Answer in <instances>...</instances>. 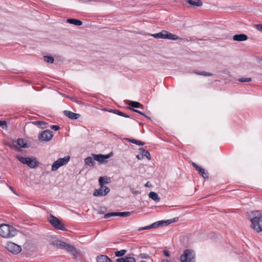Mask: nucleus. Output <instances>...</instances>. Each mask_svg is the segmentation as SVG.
Returning a JSON list of instances; mask_svg holds the SVG:
<instances>
[{"instance_id":"39","label":"nucleus","mask_w":262,"mask_h":262,"mask_svg":"<svg viewBox=\"0 0 262 262\" xmlns=\"http://www.w3.org/2000/svg\"><path fill=\"white\" fill-rule=\"evenodd\" d=\"M51 128L55 131H57L60 129V127L59 125H53L51 126Z\"/></svg>"},{"instance_id":"50","label":"nucleus","mask_w":262,"mask_h":262,"mask_svg":"<svg viewBox=\"0 0 262 262\" xmlns=\"http://www.w3.org/2000/svg\"><path fill=\"white\" fill-rule=\"evenodd\" d=\"M108 213H134V211H124V212H120V211H117V212H108Z\"/></svg>"},{"instance_id":"26","label":"nucleus","mask_w":262,"mask_h":262,"mask_svg":"<svg viewBox=\"0 0 262 262\" xmlns=\"http://www.w3.org/2000/svg\"><path fill=\"white\" fill-rule=\"evenodd\" d=\"M148 196L150 199L153 200L155 202H159L160 200L158 194L154 191L150 192L148 194Z\"/></svg>"},{"instance_id":"16","label":"nucleus","mask_w":262,"mask_h":262,"mask_svg":"<svg viewBox=\"0 0 262 262\" xmlns=\"http://www.w3.org/2000/svg\"><path fill=\"white\" fill-rule=\"evenodd\" d=\"M143 108V105L138 101H130L129 103V106L127 108L130 110V108Z\"/></svg>"},{"instance_id":"13","label":"nucleus","mask_w":262,"mask_h":262,"mask_svg":"<svg viewBox=\"0 0 262 262\" xmlns=\"http://www.w3.org/2000/svg\"><path fill=\"white\" fill-rule=\"evenodd\" d=\"M99 185L101 187H104L106 184H109L111 182V179L107 176L100 177L98 180Z\"/></svg>"},{"instance_id":"19","label":"nucleus","mask_w":262,"mask_h":262,"mask_svg":"<svg viewBox=\"0 0 262 262\" xmlns=\"http://www.w3.org/2000/svg\"><path fill=\"white\" fill-rule=\"evenodd\" d=\"M67 21L70 24H73L77 26H81L83 24L82 21L80 20L75 18H68Z\"/></svg>"},{"instance_id":"34","label":"nucleus","mask_w":262,"mask_h":262,"mask_svg":"<svg viewBox=\"0 0 262 262\" xmlns=\"http://www.w3.org/2000/svg\"><path fill=\"white\" fill-rule=\"evenodd\" d=\"M127 251L125 249H122L115 252V256L117 257H121L125 254Z\"/></svg>"},{"instance_id":"6","label":"nucleus","mask_w":262,"mask_h":262,"mask_svg":"<svg viewBox=\"0 0 262 262\" xmlns=\"http://www.w3.org/2000/svg\"><path fill=\"white\" fill-rule=\"evenodd\" d=\"M49 222L56 229L66 231V228L63 223L60 221L58 218L51 214L48 218Z\"/></svg>"},{"instance_id":"18","label":"nucleus","mask_w":262,"mask_h":262,"mask_svg":"<svg viewBox=\"0 0 262 262\" xmlns=\"http://www.w3.org/2000/svg\"><path fill=\"white\" fill-rule=\"evenodd\" d=\"M130 214H104V215L101 217L100 219H108L111 217L113 216H120L121 217H126L130 215Z\"/></svg>"},{"instance_id":"27","label":"nucleus","mask_w":262,"mask_h":262,"mask_svg":"<svg viewBox=\"0 0 262 262\" xmlns=\"http://www.w3.org/2000/svg\"><path fill=\"white\" fill-rule=\"evenodd\" d=\"M139 150L142 153L143 158L145 157L149 160L151 159L150 154L148 150H145L143 148H139Z\"/></svg>"},{"instance_id":"42","label":"nucleus","mask_w":262,"mask_h":262,"mask_svg":"<svg viewBox=\"0 0 262 262\" xmlns=\"http://www.w3.org/2000/svg\"><path fill=\"white\" fill-rule=\"evenodd\" d=\"M255 28L257 30L262 32V24L256 25Z\"/></svg>"},{"instance_id":"37","label":"nucleus","mask_w":262,"mask_h":262,"mask_svg":"<svg viewBox=\"0 0 262 262\" xmlns=\"http://www.w3.org/2000/svg\"><path fill=\"white\" fill-rule=\"evenodd\" d=\"M0 126L2 127L3 128H7V122L5 120H0Z\"/></svg>"},{"instance_id":"47","label":"nucleus","mask_w":262,"mask_h":262,"mask_svg":"<svg viewBox=\"0 0 262 262\" xmlns=\"http://www.w3.org/2000/svg\"><path fill=\"white\" fill-rule=\"evenodd\" d=\"M141 257L142 258H147L149 257V255L147 254L146 253H142L141 255Z\"/></svg>"},{"instance_id":"45","label":"nucleus","mask_w":262,"mask_h":262,"mask_svg":"<svg viewBox=\"0 0 262 262\" xmlns=\"http://www.w3.org/2000/svg\"><path fill=\"white\" fill-rule=\"evenodd\" d=\"M164 255L166 257H169L170 256L169 252L168 251L166 250H164L163 251Z\"/></svg>"},{"instance_id":"22","label":"nucleus","mask_w":262,"mask_h":262,"mask_svg":"<svg viewBox=\"0 0 262 262\" xmlns=\"http://www.w3.org/2000/svg\"><path fill=\"white\" fill-rule=\"evenodd\" d=\"M97 262H112V260L108 256L101 255L97 256Z\"/></svg>"},{"instance_id":"60","label":"nucleus","mask_w":262,"mask_h":262,"mask_svg":"<svg viewBox=\"0 0 262 262\" xmlns=\"http://www.w3.org/2000/svg\"><path fill=\"white\" fill-rule=\"evenodd\" d=\"M188 212V211H186V213H187ZM189 212L190 213V211H189Z\"/></svg>"},{"instance_id":"58","label":"nucleus","mask_w":262,"mask_h":262,"mask_svg":"<svg viewBox=\"0 0 262 262\" xmlns=\"http://www.w3.org/2000/svg\"><path fill=\"white\" fill-rule=\"evenodd\" d=\"M146 118H147V119H149V120H151L150 118V117H148V116H147V117H146Z\"/></svg>"},{"instance_id":"15","label":"nucleus","mask_w":262,"mask_h":262,"mask_svg":"<svg viewBox=\"0 0 262 262\" xmlns=\"http://www.w3.org/2000/svg\"><path fill=\"white\" fill-rule=\"evenodd\" d=\"M248 38L247 35L245 34H235L233 36V39L237 41H246Z\"/></svg>"},{"instance_id":"5","label":"nucleus","mask_w":262,"mask_h":262,"mask_svg":"<svg viewBox=\"0 0 262 262\" xmlns=\"http://www.w3.org/2000/svg\"><path fill=\"white\" fill-rule=\"evenodd\" d=\"M181 262H195V254L193 250L186 249L180 256Z\"/></svg>"},{"instance_id":"8","label":"nucleus","mask_w":262,"mask_h":262,"mask_svg":"<svg viewBox=\"0 0 262 262\" xmlns=\"http://www.w3.org/2000/svg\"><path fill=\"white\" fill-rule=\"evenodd\" d=\"M251 228L257 232L262 231V216H256L251 220Z\"/></svg>"},{"instance_id":"35","label":"nucleus","mask_w":262,"mask_h":262,"mask_svg":"<svg viewBox=\"0 0 262 262\" xmlns=\"http://www.w3.org/2000/svg\"><path fill=\"white\" fill-rule=\"evenodd\" d=\"M238 81L241 82H250L252 80L251 78H241L238 79Z\"/></svg>"},{"instance_id":"49","label":"nucleus","mask_w":262,"mask_h":262,"mask_svg":"<svg viewBox=\"0 0 262 262\" xmlns=\"http://www.w3.org/2000/svg\"><path fill=\"white\" fill-rule=\"evenodd\" d=\"M144 186L146 187H152V185L150 184V183L149 181L146 182Z\"/></svg>"},{"instance_id":"24","label":"nucleus","mask_w":262,"mask_h":262,"mask_svg":"<svg viewBox=\"0 0 262 262\" xmlns=\"http://www.w3.org/2000/svg\"><path fill=\"white\" fill-rule=\"evenodd\" d=\"M70 160V156H65L63 158H59L57 161L61 165V166L66 164Z\"/></svg>"},{"instance_id":"55","label":"nucleus","mask_w":262,"mask_h":262,"mask_svg":"<svg viewBox=\"0 0 262 262\" xmlns=\"http://www.w3.org/2000/svg\"><path fill=\"white\" fill-rule=\"evenodd\" d=\"M162 262H170V261L168 260L165 259L162 260Z\"/></svg>"},{"instance_id":"9","label":"nucleus","mask_w":262,"mask_h":262,"mask_svg":"<svg viewBox=\"0 0 262 262\" xmlns=\"http://www.w3.org/2000/svg\"><path fill=\"white\" fill-rule=\"evenodd\" d=\"M6 248L8 251L14 254L19 253L21 250V248L20 246L11 242L7 243Z\"/></svg>"},{"instance_id":"14","label":"nucleus","mask_w":262,"mask_h":262,"mask_svg":"<svg viewBox=\"0 0 262 262\" xmlns=\"http://www.w3.org/2000/svg\"><path fill=\"white\" fill-rule=\"evenodd\" d=\"M91 155L95 161H98L100 163H106L107 162V160H104L103 155L92 154Z\"/></svg>"},{"instance_id":"41","label":"nucleus","mask_w":262,"mask_h":262,"mask_svg":"<svg viewBox=\"0 0 262 262\" xmlns=\"http://www.w3.org/2000/svg\"><path fill=\"white\" fill-rule=\"evenodd\" d=\"M107 211V208L105 207H101L99 213H105Z\"/></svg>"},{"instance_id":"21","label":"nucleus","mask_w":262,"mask_h":262,"mask_svg":"<svg viewBox=\"0 0 262 262\" xmlns=\"http://www.w3.org/2000/svg\"><path fill=\"white\" fill-rule=\"evenodd\" d=\"M4 144L5 146H7L10 147L11 149H13L16 151H21V148L17 147V145H15L13 143H11L8 141H5L4 142Z\"/></svg>"},{"instance_id":"31","label":"nucleus","mask_w":262,"mask_h":262,"mask_svg":"<svg viewBox=\"0 0 262 262\" xmlns=\"http://www.w3.org/2000/svg\"><path fill=\"white\" fill-rule=\"evenodd\" d=\"M103 187H101L99 189H95L93 195L96 196H104L103 192Z\"/></svg>"},{"instance_id":"11","label":"nucleus","mask_w":262,"mask_h":262,"mask_svg":"<svg viewBox=\"0 0 262 262\" xmlns=\"http://www.w3.org/2000/svg\"><path fill=\"white\" fill-rule=\"evenodd\" d=\"M63 113L66 117L72 120L77 119L80 117L79 114L75 113L70 111L65 110Z\"/></svg>"},{"instance_id":"36","label":"nucleus","mask_w":262,"mask_h":262,"mask_svg":"<svg viewBox=\"0 0 262 262\" xmlns=\"http://www.w3.org/2000/svg\"><path fill=\"white\" fill-rule=\"evenodd\" d=\"M130 110L134 112H136L138 114H139L140 115H141L145 117H147V116H146L144 113L142 112L141 111H140L139 110H136L134 108H130Z\"/></svg>"},{"instance_id":"32","label":"nucleus","mask_w":262,"mask_h":262,"mask_svg":"<svg viewBox=\"0 0 262 262\" xmlns=\"http://www.w3.org/2000/svg\"><path fill=\"white\" fill-rule=\"evenodd\" d=\"M44 60L48 63H52L54 61V57L50 55H46L43 56Z\"/></svg>"},{"instance_id":"7","label":"nucleus","mask_w":262,"mask_h":262,"mask_svg":"<svg viewBox=\"0 0 262 262\" xmlns=\"http://www.w3.org/2000/svg\"><path fill=\"white\" fill-rule=\"evenodd\" d=\"M152 36L156 38L168 39L173 40L179 38L177 35L173 34L166 30H163L161 32L154 34Z\"/></svg>"},{"instance_id":"2","label":"nucleus","mask_w":262,"mask_h":262,"mask_svg":"<svg viewBox=\"0 0 262 262\" xmlns=\"http://www.w3.org/2000/svg\"><path fill=\"white\" fill-rule=\"evenodd\" d=\"M52 244L58 248L61 249H66L69 252H70L73 256L74 258H76L78 255V252L75 247L71 245L68 244L66 243L61 241H53Z\"/></svg>"},{"instance_id":"51","label":"nucleus","mask_w":262,"mask_h":262,"mask_svg":"<svg viewBox=\"0 0 262 262\" xmlns=\"http://www.w3.org/2000/svg\"><path fill=\"white\" fill-rule=\"evenodd\" d=\"M103 110L104 111H107V112H108L110 113H112V111H113L114 110V109H112V108H104L103 109Z\"/></svg>"},{"instance_id":"1","label":"nucleus","mask_w":262,"mask_h":262,"mask_svg":"<svg viewBox=\"0 0 262 262\" xmlns=\"http://www.w3.org/2000/svg\"><path fill=\"white\" fill-rule=\"evenodd\" d=\"M179 220V217H176L172 218L171 219H169L167 220H162L156 222L150 225L146 226L144 227H140L138 229V231H142L144 230H147L150 229H154L157 228L159 227H162L165 226H167L170 225L171 223H175L177 222Z\"/></svg>"},{"instance_id":"40","label":"nucleus","mask_w":262,"mask_h":262,"mask_svg":"<svg viewBox=\"0 0 262 262\" xmlns=\"http://www.w3.org/2000/svg\"><path fill=\"white\" fill-rule=\"evenodd\" d=\"M64 95L67 98H69L70 99H71L72 101H74V102H76V103H77L80 104V102H79V101H77V100H76V99H76V97H70V96H66V95Z\"/></svg>"},{"instance_id":"23","label":"nucleus","mask_w":262,"mask_h":262,"mask_svg":"<svg viewBox=\"0 0 262 262\" xmlns=\"http://www.w3.org/2000/svg\"><path fill=\"white\" fill-rule=\"evenodd\" d=\"M33 124L38 126L41 128H46L48 127V123L47 122L41 121H36L32 122Z\"/></svg>"},{"instance_id":"33","label":"nucleus","mask_w":262,"mask_h":262,"mask_svg":"<svg viewBox=\"0 0 262 262\" xmlns=\"http://www.w3.org/2000/svg\"><path fill=\"white\" fill-rule=\"evenodd\" d=\"M60 167H61V165L59 164V163L57 162L56 160L55 161L53 164L52 165V171H56Z\"/></svg>"},{"instance_id":"30","label":"nucleus","mask_w":262,"mask_h":262,"mask_svg":"<svg viewBox=\"0 0 262 262\" xmlns=\"http://www.w3.org/2000/svg\"><path fill=\"white\" fill-rule=\"evenodd\" d=\"M193 72L197 75L205 76H210L213 75V74L211 73H209V72H205V71L199 72L196 70H195Z\"/></svg>"},{"instance_id":"56","label":"nucleus","mask_w":262,"mask_h":262,"mask_svg":"<svg viewBox=\"0 0 262 262\" xmlns=\"http://www.w3.org/2000/svg\"><path fill=\"white\" fill-rule=\"evenodd\" d=\"M235 211H236V210L235 209H232V210H231L232 212H235Z\"/></svg>"},{"instance_id":"4","label":"nucleus","mask_w":262,"mask_h":262,"mask_svg":"<svg viewBox=\"0 0 262 262\" xmlns=\"http://www.w3.org/2000/svg\"><path fill=\"white\" fill-rule=\"evenodd\" d=\"M16 159L21 163L27 165L31 168H35L38 166L39 162L34 157H24L16 155Z\"/></svg>"},{"instance_id":"28","label":"nucleus","mask_w":262,"mask_h":262,"mask_svg":"<svg viewBox=\"0 0 262 262\" xmlns=\"http://www.w3.org/2000/svg\"><path fill=\"white\" fill-rule=\"evenodd\" d=\"M112 112L113 113L117 114L120 116H122V117H124L125 118H130V116H129L128 115H127L126 113H124L123 112L120 111L118 110L114 109V110Z\"/></svg>"},{"instance_id":"38","label":"nucleus","mask_w":262,"mask_h":262,"mask_svg":"<svg viewBox=\"0 0 262 262\" xmlns=\"http://www.w3.org/2000/svg\"><path fill=\"white\" fill-rule=\"evenodd\" d=\"M110 188L107 186H105L104 185V187L103 189V195H106L110 192Z\"/></svg>"},{"instance_id":"61","label":"nucleus","mask_w":262,"mask_h":262,"mask_svg":"<svg viewBox=\"0 0 262 262\" xmlns=\"http://www.w3.org/2000/svg\"><path fill=\"white\" fill-rule=\"evenodd\" d=\"M260 60L261 61V65H262V58L261 59V60Z\"/></svg>"},{"instance_id":"12","label":"nucleus","mask_w":262,"mask_h":262,"mask_svg":"<svg viewBox=\"0 0 262 262\" xmlns=\"http://www.w3.org/2000/svg\"><path fill=\"white\" fill-rule=\"evenodd\" d=\"M17 144L19 148H29L31 146V144L25 140L23 138H18L16 140Z\"/></svg>"},{"instance_id":"54","label":"nucleus","mask_w":262,"mask_h":262,"mask_svg":"<svg viewBox=\"0 0 262 262\" xmlns=\"http://www.w3.org/2000/svg\"><path fill=\"white\" fill-rule=\"evenodd\" d=\"M252 213H259V211H258V210H255V211H251Z\"/></svg>"},{"instance_id":"57","label":"nucleus","mask_w":262,"mask_h":262,"mask_svg":"<svg viewBox=\"0 0 262 262\" xmlns=\"http://www.w3.org/2000/svg\"><path fill=\"white\" fill-rule=\"evenodd\" d=\"M139 193V191H136V192H135V193H136V194H137V193Z\"/></svg>"},{"instance_id":"46","label":"nucleus","mask_w":262,"mask_h":262,"mask_svg":"<svg viewBox=\"0 0 262 262\" xmlns=\"http://www.w3.org/2000/svg\"><path fill=\"white\" fill-rule=\"evenodd\" d=\"M136 144L140 146H143L145 144V143L141 141L137 140V142L136 143Z\"/></svg>"},{"instance_id":"25","label":"nucleus","mask_w":262,"mask_h":262,"mask_svg":"<svg viewBox=\"0 0 262 262\" xmlns=\"http://www.w3.org/2000/svg\"><path fill=\"white\" fill-rule=\"evenodd\" d=\"M84 163L85 165H87L89 166H93L96 164L94 159L91 157H88L84 159Z\"/></svg>"},{"instance_id":"10","label":"nucleus","mask_w":262,"mask_h":262,"mask_svg":"<svg viewBox=\"0 0 262 262\" xmlns=\"http://www.w3.org/2000/svg\"><path fill=\"white\" fill-rule=\"evenodd\" d=\"M53 137V132L47 129L42 131L38 136V140L40 141H49Z\"/></svg>"},{"instance_id":"59","label":"nucleus","mask_w":262,"mask_h":262,"mask_svg":"<svg viewBox=\"0 0 262 262\" xmlns=\"http://www.w3.org/2000/svg\"><path fill=\"white\" fill-rule=\"evenodd\" d=\"M139 124H140V125H143V124H142V123H139Z\"/></svg>"},{"instance_id":"29","label":"nucleus","mask_w":262,"mask_h":262,"mask_svg":"<svg viewBox=\"0 0 262 262\" xmlns=\"http://www.w3.org/2000/svg\"><path fill=\"white\" fill-rule=\"evenodd\" d=\"M198 171L199 173L204 179H208V173L205 172V170L202 168L201 167H200V168L197 170Z\"/></svg>"},{"instance_id":"17","label":"nucleus","mask_w":262,"mask_h":262,"mask_svg":"<svg viewBox=\"0 0 262 262\" xmlns=\"http://www.w3.org/2000/svg\"><path fill=\"white\" fill-rule=\"evenodd\" d=\"M116 262H136V259L132 256H125L118 258L116 260Z\"/></svg>"},{"instance_id":"3","label":"nucleus","mask_w":262,"mask_h":262,"mask_svg":"<svg viewBox=\"0 0 262 262\" xmlns=\"http://www.w3.org/2000/svg\"><path fill=\"white\" fill-rule=\"evenodd\" d=\"M17 231L13 226L7 224L0 225V236L4 238H10L16 234Z\"/></svg>"},{"instance_id":"53","label":"nucleus","mask_w":262,"mask_h":262,"mask_svg":"<svg viewBox=\"0 0 262 262\" xmlns=\"http://www.w3.org/2000/svg\"><path fill=\"white\" fill-rule=\"evenodd\" d=\"M9 188L15 194H16V192H15V190L13 187H12L11 186H9Z\"/></svg>"},{"instance_id":"44","label":"nucleus","mask_w":262,"mask_h":262,"mask_svg":"<svg viewBox=\"0 0 262 262\" xmlns=\"http://www.w3.org/2000/svg\"><path fill=\"white\" fill-rule=\"evenodd\" d=\"M112 154L113 153L111 152L107 155H103L104 160H106L107 159L110 158Z\"/></svg>"},{"instance_id":"43","label":"nucleus","mask_w":262,"mask_h":262,"mask_svg":"<svg viewBox=\"0 0 262 262\" xmlns=\"http://www.w3.org/2000/svg\"><path fill=\"white\" fill-rule=\"evenodd\" d=\"M126 140L128 142H131L132 143H134V144H135L137 142V140H136V139H129V138H127V139H126Z\"/></svg>"},{"instance_id":"48","label":"nucleus","mask_w":262,"mask_h":262,"mask_svg":"<svg viewBox=\"0 0 262 262\" xmlns=\"http://www.w3.org/2000/svg\"><path fill=\"white\" fill-rule=\"evenodd\" d=\"M192 166L195 168V169L197 170L199 168H200V166L198 165L196 163H194V162H192Z\"/></svg>"},{"instance_id":"52","label":"nucleus","mask_w":262,"mask_h":262,"mask_svg":"<svg viewBox=\"0 0 262 262\" xmlns=\"http://www.w3.org/2000/svg\"><path fill=\"white\" fill-rule=\"evenodd\" d=\"M136 157L138 160H141L143 158L142 155L140 156L139 155H137Z\"/></svg>"},{"instance_id":"20","label":"nucleus","mask_w":262,"mask_h":262,"mask_svg":"<svg viewBox=\"0 0 262 262\" xmlns=\"http://www.w3.org/2000/svg\"><path fill=\"white\" fill-rule=\"evenodd\" d=\"M186 2L193 7H200L202 5L201 0H186Z\"/></svg>"}]
</instances>
